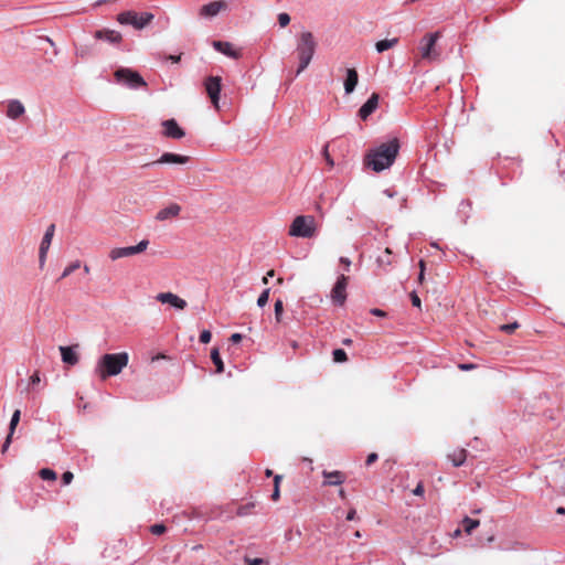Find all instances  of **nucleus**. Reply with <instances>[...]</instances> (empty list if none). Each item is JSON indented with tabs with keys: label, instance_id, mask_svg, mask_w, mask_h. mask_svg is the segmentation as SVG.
I'll return each mask as SVG.
<instances>
[{
	"label": "nucleus",
	"instance_id": "nucleus-35",
	"mask_svg": "<svg viewBox=\"0 0 565 565\" xmlns=\"http://www.w3.org/2000/svg\"><path fill=\"white\" fill-rule=\"evenodd\" d=\"M269 292H270V289L269 288H266L258 297L257 299V305L259 307H264L267 302H268V299H269Z\"/></svg>",
	"mask_w": 565,
	"mask_h": 565
},
{
	"label": "nucleus",
	"instance_id": "nucleus-5",
	"mask_svg": "<svg viewBox=\"0 0 565 565\" xmlns=\"http://www.w3.org/2000/svg\"><path fill=\"white\" fill-rule=\"evenodd\" d=\"M154 15L150 12L138 14L136 11H124L117 15V21L120 24L132 25L137 30L147 26L153 20Z\"/></svg>",
	"mask_w": 565,
	"mask_h": 565
},
{
	"label": "nucleus",
	"instance_id": "nucleus-42",
	"mask_svg": "<svg viewBox=\"0 0 565 565\" xmlns=\"http://www.w3.org/2000/svg\"><path fill=\"white\" fill-rule=\"evenodd\" d=\"M244 561L247 565H262L264 563V559L258 558V557L252 558V557L245 556Z\"/></svg>",
	"mask_w": 565,
	"mask_h": 565
},
{
	"label": "nucleus",
	"instance_id": "nucleus-60",
	"mask_svg": "<svg viewBox=\"0 0 565 565\" xmlns=\"http://www.w3.org/2000/svg\"><path fill=\"white\" fill-rule=\"evenodd\" d=\"M166 358L167 356L164 354H159L156 358H153V360L166 359Z\"/></svg>",
	"mask_w": 565,
	"mask_h": 565
},
{
	"label": "nucleus",
	"instance_id": "nucleus-19",
	"mask_svg": "<svg viewBox=\"0 0 565 565\" xmlns=\"http://www.w3.org/2000/svg\"><path fill=\"white\" fill-rule=\"evenodd\" d=\"M24 113H25V108H24L23 104L20 100L11 99V100L8 102V105H7V116L10 119L15 120L19 117H21Z\"/></svg>",
	"mask_w": 565,
	"mask_h": 565
},
{
	"label": "nucleus",
	"instance_id": "nucleus-8",
	"mask_svg": "<svg viewBox=\"0 0 565 565\" xmlns=\"http://www.w3.org/2000/svg\"><path fill=\"white\" fill-rule=\"evenodd\" d=\"M118 83L125 84L130 88H138L147 86L145 79L140 74L131 68H118L114 74Z\"/></svg>",
	"mask_w": 565,
	"mask_h": 565
},
{
	"label": "nucleus",
	"instance_id": "nucleus-51",
	"mask_svg": "<svg viewBox=\"0 0 565 565\" xmlns=\"http://www.w3.org/2000/svg\"><path fill=\"white\" fill-rule=\"evenodd\" d=\"M243 339L242 334L241 333H233L230 338V340L233 342V343H238L241 342Z\"/></svg>",
	"mask_w": 565,
	"mask_h": 565
},
{
	"label": "nucleus",
	"instance_id": "nucleus-53",
	"mask_svg": "<svg viewBox=\"0 0 565 565\" xmlns=\"http://www.w3.org/2000/svg\"><path fill=\"white\" fill-rule=\"evenodd\" d=\"M340 263L344 266L345 270H349L351 266V260L347 257H341Z\"/></svg>",
	"mask_w": 565,
	"mask_h": 565
},
{
	"label": "nucleus",
	"instance_id": "nucleus-41",
	"mask_svg": "<svg viewBox=\"0 0 565 565\" xmlns=\"http://www.w3.org/2000/svg\"><path fill=\"white\" fill-rule=\"evenodd\" d=\"M167 531L164 524H154L150 527V532L154 535H161Z\"/></svg>",
	"mask_w": 565,
	"mask_h": 565
},
{
	"label": "nucleus",
	"instance_id": "nucleus-2",
	"mask_svg": "<svg viewBox=\"0 0 565 565\" xmlns=\"http://www.w3.org/2000/svg\"><path fill=\"white\" fill-rule=\"evenodd\" d=\"M318 47V41L311 31H302L297 35L296 55L298 67L296 76L300 75L311 63Z\"/></svg>",
	"mask_w": 565,
	"mask_h": 565
},
{
	"label": "nucleus",
	"instance_id": "nucleus-46",
	"mask_svg": "<svg viewBox=\"0 0 565 565\" xmlns=\"http://www.w3.org/2000/svg\"><path fill=\"white\" fill-rule=\"evenodd\" d=\"M377 454L376 452H371L367 457H366V460H365V465L366 466H371L372 463H374L376 460H377Z\"/></svg>",
	"mask_w": 565,
	"mask_h": 565
},
{
	"label": "nucleus",
	"instance_id": "nucleus-13",
	"mask_svg": "<svg viewBox=\"0 0 565 565\" xmlns=\"http://www.w3.org/2000/svg\"><path fill=\"white\" fill-rule=\"evenodd\" d=\"M156 299L161 303H169L179 310H183L186 307V301L184 299L180 298L178 295L170 291L159 292L156 296Z\"/></svg>",
	"mask_w": 565,
	"mask_h": 565
},
{
	"label": "nucleus",
	"instance_id": "nucleus-61",
	"mask_svg": "<svg viewBox=\"0 0 565 565\" xmlns=\"http://www.w3.org/2000/svg\"><path fill=\"white\" fill-rule=\"evenodd\" d=\"M460 533H461L460 529H457V530L455 531V533H454V536H455V537H457V536H459V535H460Z\"/></svg>",
	"mask_w": 565,
	"mask_h": 565
},
{
	"label": "nucleus",
	"instance_id": "nucleus-38",
	"mask_svg": "<svg viewBox=\"0 0 565 565\" xmlns=\"http://www.w3.org/2000/svg\"><path fill=\"white\" fill-rule=\"evenodd\" d=\"M391 254H392V250L388 247L385 248L384 255H382L377 258L379 264L391 265L392 264V260L390 258Z\"/></svg>",
	"mask_w": 565,
	"mask_h": 565
},
{
	"label": "nucleus",
	"instance_id": "nucleus-44",
	"mask_svg": "<svg viewBox=\"0 0 565 565\" xmlns=\"http://www.w3.org/2000/svg\"><path fill=\"white\" fill-rule=\"evenodd\" d=\"M74 478V475L71 471H66L62 475V481L64 484H70Z\"/></svg>",
	"mask_w": 565,
	"mask_h": 565
},
{
	"label": "nucleus",
	"instance_id": "nucleus-43",
	"mask_svg": "<svg viewBox=\"0 0 565 565\" xmlns=\"http://www.w3.org/2000/svg\"><path fill=\"white\" fill-rule=\"evenodd\" d=\"M212 334L209 330H203L200 334V341L202 343H209L211 341Z\"/></svg>",
	"mask_w": 565,
	"mask_h": 565
},
{
	"label": "nucleus",
	"instance_id": "nucleus-37",
	"mask_svg": "<svg viewBox=\"0 0 565 565\" xmlns=\"http://www.w3.org/2000/svg\"><path fill=\"white\" fill-rule=\"evenodd\" d=\"M519 323L518 322H513V323H508V324H502L500 326V330L508 333V334H511L513 333L518 328H519Z\"/></svg>",
	"mask_w": 565,
	"mask_h": 565
},
{
	"label": "nucleus",
	"instance_id": "nucleus-16",
	"mask_svg": "<svg viewBox=\"0 0 565 565\" xmlns=\"http://www.w3.org/2000/svg\"><path fill=\"white\" fill-rule=\"evenodd\" d=\"M213 47H214L217 52H220V53H222V54H224V55H226V56H228V57H232V58H235V60L241 57V52H239V50L235 49V47L233 46V44H232V43H230V42H225V41H214V42H213Z\"/></svg>",
	"mask_w": 565,
	"mask_h": 565
},
{
	"label": "nucleus",
	"instance_id": "nucleus-11",
	"mask_svg": "<svg viewBox=\"0 0 565 565\" xmlns=\"http://www.w3.org/2000/svg\"><path fill=\"white\" fill-rule=\"evenodd\" d=\"M54 232H55V225L54 224H51L47 228H46V232L42 238V242L40 244V248H39V264H40V268H43L44 264H45V260H46V255H47V252L50 249V246H51V243H52V239H53V236H54Z\"/></svg>",
	"mask_w": 565,
	"mask_h": 565
},
{
	"label": "nucleus",
	"instance_id": "nucleus-17",
	"mask_svg": "<svg viewBox=\"0 0 565 565\" xmlns=\"http://www.w3.org/2000/svg\"><path fill=\"white\" fill-rule=\"evenodd\" d=\"M20 418H21V411L20 409H15L12 414V417H11V420H10V424H9V433H8V436L2 445V449L1 451L2 452H6L12 441V436L15 431V428L20 422Z\"/></svg>",
	"mask_w": 565,
	"mask_h": 565
},
{
	"label": "nucleus",
	"instance_id": "nucleus-27",
	"mask_svg": "<svg viewBox=\"0 0 565 565\" xmlns=\"http://www.w3.org/2000/svg\"><path fill=\"white\" fill-rule=\"evenodd\" d=\"M211 360L214 363L216 367V373H223L224 372V363L221 359L220 352L217 348L212 349L211 351Z\"/></svg>",
	"mask_w": 565,
	"mask_h": 565
},
{
	"label": "nucleus",
	"instance_id": "nucleus-64",
	"mask_svg": "<svg viewBox=\"0 0 565 565\" xmlns=\"http://www.w3.org/2000/svg\"><path fill=\"white\" fill-rule=\"evenodd\" d=\"M108 0H100L98 1L97 3L100 4V3H104V2H107Z\"/></svg>",
	"mask_w": 565,
	"mask_h": 565
},
{
	"label": "nucleus",
	"instance_id": "nucleus-21",
	"mask_svg": "<svg viewBox=\"0 0 565 565\" xmlns=\"http://www.w3.org/2000/svg\"><path fill=\"white\" fill-rule=\"evenodd\" d=\"M190 158L188 156L164 152L157 161L153 163H177V164H185L189 162Z\"/></svg>",
	"mask_w": 565,
	"mask_h": 565
},
{
	"label": "nucleus",
	"instance_id": "nucleus-56",
	"mask_svg": "<svg viewBox=\"0 0 565 565\" xmlns=\"http://www.w3.org/2000/svg\"><path fill=\"white\" fill-rule=\"evenodd\" d=\"M342 343H343L344 345H351V344H352V340H351V339H344V340L342 341Z\"/></svg>",
	"mask_w": 565,
	"mask_h": 565
},
{
	"label": "nucleus",
	"instance_id": "nucleus-24",
	"mask_svg": "<svg viewBox=\"0 0 565 565\" xmlns=\"http://www.w3.org/2000/svg\"><path fill=\"white\" fill-rule=\"evenodd\" d=\"M324 479H326V482L324 484H328V486H338V484H341L344 482L345 480V477L344 475L341 472V471H327L324 470L322 472Z\"/></svg>",
	"mask_w": 565,
	"mask_h": 565
},
{
	"label": "nucleus",
	"instance_id": "nucleus-20",
	"mask_svg": "<svg viewBox=\"0 0 565 565\" xmlns=\"http://www.w3.org/2000/svg\"><path fill=\"white\" fill-rule=\"evenodd\" d=\"M180 211H181V206L177 203H172L169 206L160 210L156 215V220L167 221V220L177 217L180 214Z\"/></svg>",
	"mask_w": 565,
	"mask_h": 565
},
{
	"label": "nucleus",
	"instance_id": "nucleus-31",
	"mask_svg": "<svg viewBox=\"0 0 565 565\" xmlns=\"http://www.w3.org/2000/svg\"><path fill=\"white\" fill-rule=\"evenodd\" d=\"M282 313H284V303L282 300L278 299L275 302V319L278 323L282 320Z\"/></svg>",
	"mask_w": 565,
	"mask_h": 565
},
{
	"label": "nucleus",
	"instance_id": "nucleus-9",
	"mask_svg": "<svg viewBox=\"0 0 565 565\" xmlns=\"http://www.w3.org/2000/svg\"><path fill=\"white\" fill-rule=\"evenodd\" d=\"M348 282L349 278L345 275L338 277L335 285L331 290V299L333 303L342 306L345 302Z\"/></svg>",
	"mask_w": 565,
	"mask_h": 565
},
{
	"label": "nucleus",
	"instance_id": "nucleus-39",
	"mask_svg": "<svg viewBox=\"0 0 565 565\" xmlns=\"http://www.w3.org/2000/svg\"><path fill=\"white\" fill-rule=\"evenodd\" d=\"M322 156L324 157L326 159V162L327 164L329 166V168H333L334 167V161L333 159L331 158L330 153H329V145H326L322 149Z\"/></svg>",
	"mask_w": 565,
	"mask_h": 565
},
{
	"label": "nucleus",
	"instance_id": "nucleus-62",
	"mask_svg": "<svg viewBox=\"0 0 565 565\" xmlns=\"http://www.w3.org/2000/svg\"><path fill=\"white\" fill-rule=\"evenodd\" d=\"M354 536H355V537H361V533H360V531H356V532L354 533Z\"/></svg>",
	"mask_w": 565,
	"mask_h": 565
},
{
	"label": "nucleus",
	"instance_id": "nucleus-18",
	"mask_svg": "<svg viewBox=\"0 0 565 565\" xmlns=\"http://www.w3.org/2000/svg\"><path fill=\"white\" fill-rule=\"evenodd\" d=\"M78 348V345H72V347H60V352L62 355V361L68 365H76L79 361V356L75 349Z\"/></svg>",
	"mask_w": 565,
	"mask_h": 565
},
{
	"label": "nucleus",
	"instance_id": "nucleus-55",
	"mask_svg": "<svg viewBox=\"0 0 565 565\" xmlns=\"http://www.w3.org/2000/svg\"><path fill=\"white\" fill-rule=\"evenodd\" d=\"M167 60H170L173 63H178L181 60V55H168Z\"/></svg>",
	"mask_w": 565,
	"mask_h": 565
},
{
	"label": "nucleus",
	"instance_id": "nucleus-15",
	"mask_svg": "<svg viewBox=\"0 0 565 565\" xmlns=\"http://www.w3.org/2000/svg\"><path fill=\"white\" fill-rule=\"evenodd\" d=\"M227 8V3L223 0L213 1L204 4L200 9V15L203 18H213L217 15L222 10Z\"/></svg>",
	"mask_w": 565,
	"mask_h": 565
},
{
	"label": "nucleus",
	"instance_id": "nucleus-52",
	"mask_svg": "<svg viewBox=\"0 0 565 565\" xmlns=\"http://www.w3.org/2000/svg\"><path fill=\"white\" fill-rule=\"evenodd\" d=\"M371 313L376 317H386V312L377 308L372 309Z\"/></svg>",
	"mask_w": 565,
	"mask_h": 565
},
{
	"label": "nucleus",
	"instance_id": "nucleus-28",
	"mask_svg": "<svg viewBox=\"0 0 565 565\" xmlns=\"http://www.w3.org/2000/svg\"><path fill=\"white\" fill-rule=\"evenodd\" d=\"M463 530L467 534H471L475 529H477L480 524L479 520H473L466 516L461 522Z\"/></svg>",
	"mask_w": 565,
	"mask_h": 565
},
{
	"label": "nucleus",
	"instance_id": "nucleus-1",
	"mask_svg": "<svg viewBox=\"0 0 565 565\" xmlns=\"http://www.w3.org/2000/svg\"><path fill=\"white\" fill-rule=\"evenodd\" d=\"M398 150V140L394 138L370 150L364 157V164L375 172H381L394 163Z\"/></svg>",
	"mask_w": 565,
	"mask_h": 565
},
{
	"label": "nucleus",
	"instance_id": "nucleus-30",
	"mask_svg": "<svg viewBox=\"0 0 565 565\" xmlns=\"http://www.w3.org/2000/svg\"><path fill=\"white\" fill-rule=\"evenodd\" d=\"M332 355H333V361L337 363H343V362L348 361V355H347L345 351L342 349H335L332 352Z\"/></svg>",
	"mask_w": 565,
	"mask_h": 565
},
{
	"label": "nucleus",
	"instance_id": "nucleus-32",
	"mask_svg": "<svg viewBox=\"0 0 565 565\" xmlns=\"http://www.w3.org/2000/svg\"><path fill=\"white\" fill-rule=\"evenodd\" d=\"M39 475L43 480H52V481L55 480L57 477L56 472L49 468L41 469Z\"/></svg>",
	"mask_w": 565,
	"mask_h": 565
},
{
	"label": "nucleus",
	"instance_id": "nucleus-54",
	"mask_svg": "<svg viewBox=\"0 0 565 565\" xmlns=\"http://www.w3.org/2000/svg\"><path fill=\"white\" fill-rule=\"evenodd\" d=\"M355 514H356V511L354 509H351L349 512H348V515H347V520L349 521H352L355 519Z\"/></svg>",
	"mask_w": 565,
	"mask_h": 565
},
{
	"label": "nucleus",
	"instance_id": "nucleus-23",
	"mask_svg": "<svg viewBox=\"0 0 565 565\" xmlns=\"http://www.w3.org/2000/svg\"><path fill=\"white\" fill-rule=\"evenodd\" d=\"M359 83V74L355 68L347 70V77L344 79V90L347 94L353 93Z\"/></svg>",
	"mask_w": 565,
	"mask_h": 565
},
{
	"label": "nucleus",
	"instance_id": "nucleus-40",
	"mask_svg": "<svg viewBox=\"0 0 565 565\" xmlns=\"http://www.w3.org/2000/svg\"><path fill=\"white\" fill-rule=\"evenodd\" d=\"M278 23L281 28L287 26L290 23V15L286 12L279 13Z\"/></svg>",
	"mask_w": 565,
	"mask_h": 565
},
{
	"label": "nucleus",
	"instance_id": "nucleus-50",
	"mask_svg": "<svg viewBox=\"0 0 565 565\" xmlns=\"http://www.w3.org/2000/svg\"><path fill=\"white\" fill-rule=\"evenodd\" d=\"M275 276V270L274 269H270L267 271V274L263 277L262 281L263 284H268V279L269 277H274Z\"/></svg>",
	"mask_w": 565,
	"mask_h": 565
},
{
	"label": "nucleus",
	"instance_id": "nucleus-14",
	"mask_svg": "<svg viewBox=\"0 0 565 565\" xmlns=\"http://www.w3.org/2000/svg\"><path fill=\"white\" fill-rule=\"evenodd\" d=\"M380 96L377 93H373L370 98L359 109V117L362 120H366L377 108Z\"/></svg>",
	"mask_w": 565,
	"mask_h": 565
},
{
	"label": "nucleus",
	"instance_id": "nucleus-59",
	"mask_svg": "<svg viewBox=\"0 0 565 565\" xmlns=\"http://www.w3.org/2000/svg\"><path fill=\"white\" fill-rule=\"evenodd\" d=\"M265 475H266V477L273 476V470L266 469Z\"/></svg>",
	"mask_w": 565,
	"mask_h": 565
},
{
	"label": "nucleus",
	"instance_id": "nucleus-29",
	"mask_svg": "<svg viewBox=\"0 0 565 565\" xmlns=\"http://www.w3.org/2000/svg\"><path fill=\"white\" fill-rule=\"evenodd\" d=\"M282 480V477L280 475H276L274 477V491H273V494H271V499L273 501H277L280 497V482Z\"/></svg>",
	"mask_w": 565,
	"mask_h": 565
},
{
	"label": "nucleus",
	"instance_id": "nucleus-4",
	"mask_svg": "<svg viewBox=\"0 0 565 565\" xmlns=\"http://www.w3.org/2000/svg\"><path fill=\"white\" fill-rule=\"evenodd\" d=\"M317 222L312 215H299L289 226V235L295 237L311 238L316 235Z\"/></svg>",
	"mask_w": 565,
	"mask_h": 565
},
{
	"label": "nucleus",
	"instance_id": "nucleus-26",
	"mask_svg": "<svg viewBox=\"0 0 565 565\" xmlns=\"http://www.w3.org/2000/svg\"><path fill=\"white\" fill-rule=\"evenodd\" d=\"M397 43H398L397 38H394L391 40L386 39V40H381V41L376 42L375 47L379 53H382L386 50L394 47Z\"/></svg>",
	"mask_w": 565,
	"mask_h": 565
},
{
	"label": "nucleus",
	"instance_id": "nucleus-45",
	"mask_svg": "<svg viewBox=\"0 0 565 565\" xmlns=\"http://www.w3.org/2000/svg\"><path fill=\"white\" fill-rule=\"evenodd\" d=\"M411 300H412V305L414 307L420 308L422 302H420V299H419V297H418V295L416 292H412L411 294Z\"/></svg>",
	"mask_w": 565,
	"mask_h": 565
},
{
	"label": "nucleus",
	"instance_id": "nucleus-34",
	"mask_svg": "<svg viewBox=\"0 0 565 565\" xmlns=\"http://www.w3.org/2000/svg\"><path fill=\"white\" fill-rule=\"evenodd\" d=\"M255 507L254 503H247L244 505H239L236 511V515L246 516L252 512V509Z\"/></svg>",
	"mask_w": 565,
	"mask_h": 565
},
{
	"label": "nucleus",
	"instance_id": "nucleus-63",
	"mask_svg": "<svg viewBox=\"0 0 565 565\" xmlns=\"http://www.w3.org/2000/svg\"><path fill=\"white\" fill-rule=\"evenodd\" d=\"M85 273H89V267L87 265L84 266Z\"/></svg>",
	"mask_w": 565,
	"mask_h": 565
},
{
	"label": "nucleus",
	"instance_id": "nucleus-25",
	"mask_svg": "<svg viewBox=\"0 0 565 565\" xmlns=\"http://www.w3.org/2000/svg\"><path fill=\"white\" fill-rule=\"evenodd\" d=\"M447 458L452 462L455 467L463 465L467 458V450L463 448H457L447 455Z\"/></svg>",
	"mask_w": 565,
	"mask_h": 565
},
{
	"label": "nucleus",
	"instance_id": "nucleus-6",
	"mask_svg": "<svg viewBox=\"0 0 565 565\" xmlns=\"http://www.w3.org/2000/svg\"><path fill=\"white\" fill-rule=\"evenodd\" d=\"M440 38V32H433L426 34L419 44L420 58L433 62L439 58V52L436 50V43Z\"/></svg>",
	"mask_w": 565,
	"mask_h": 565
},
{
	"label": "nucleus",
	"instance_id": "nucleus-49",
	"mask_svg": "<svg viewBox=\"0 0 565 565\" xmlns=\"http://www.w3.org/2000/svg\"><path fill=\"white\" fill-rule=\"evenodd\" d=\"M458 367L462 371H470V370L476 369V365L472 363H461L458 365Z\"/></svg>",
	"mask_w": 565,
	"mask_h": 565
},
{
	"label": "nucleus",
	"instance_id": "nucleus-36",
	"mask_svg": "<svg viewBox=\"0 0 565 565\" xmlns=\"http://www.w3.org/2000/svg\"><path fill=\"white\" fill-rule=\"evenodd\" d=\"M41 382L40 372H34L29 380V388L34 390L36 385H39Z\"/></svg>",
	"mask_w": 565,
	"mask_h": 565
},
{
	"label": "nucleus",
	"instance_id": "nucleus-10",
	"mask_svg": "<svg viewBox=\"0 0 565 565\" xmlns=\"http://www.w3.org/2000/svg\"><path fill=\"white\" fill-rule=\"evenodd\" d=\"M205 90L214 105L215 108H218V99L221 92V77L218 76H209L204 82Z\"/></svg>",
	"mask_w": 565,
	"mask_h": 565
},
{
	"label": "nucleus",
	"instance_id": "nucleus-47",
	"mask_svg": "<svg viewBox=\"0 0 565 565\" xmlns=\"http://www.w3.org/2000/svg\"><path fill=\"white\" fill-rule=\"evenodd\" d=\"M424 491H425V490H424V484H423V482H419V483L416 486V488L413 490V493H414L415 495L423 497V495H424Z\"/></svg>",
	"mask_w": 565,
	"mask_h": 565
},
{
	"label": "nucleus",
	"instance_id": "nucleus-3",
	"mask_svg": "<svg viewBox=\"0 0 565 565\" xmlns=\"http://www.w3.org/2000/svg\"><path fill=\"white\" fill-rule=\"evenodd\" d=\"M129 355L127 352L106 353L98 360L95 373L100 380L116 376L128 365Z\"/></svg>",
	"mask_w": 565,
	"mask_h": 565
},
{
	"label": "nucleus",
	"instance_id": "nucleus-33",
	"mask_svg": "<svg viewBox=\"0 0 565 565\" xmlns=\"http://www.w3.org/2000/svg\"><path fill=\"white\" fill-rule=\"evenodd\" d=\"M81 267V262L79 260H76L72 264H70L65 269L64 271L62 273L61 275V279L63 278H66L68 277L73 271H75L76 269H78Z\"/></svg>",
	"mask_w": 565,
	"mask_h": 565
},
{
	"label": "nucleus",
	"instance_id": "nucleus-12",
	"mask_svg": "<svg viewBox=\"0 0 565 565\" xmlns=\"http://www.w3.org/2000/svg\"><path fill=\"white\" fill-rule=\"evenodd\" d=\"M162 135L166 138L181 139L185 136L184 130L179 126L175 119H167L161 122Z\"/></svg>",
	"mask_w": 565,
	"mask_h": 565
},
{
	"label": "nucleus",
	"instance_id": "nucleus-57",
	"mask_svg": "<svg viewBox=\"0 0 565 565\" xmlns=\"http://www.w3.org/2000/svg\"><path fill=\"white\" fill-rule=\"evenodd\" d=\"M556 512H557L558 514H565V508L559 507V508L556 510Z\"/></svg>",
	"mask_w": 565,
	"mask_h": 565
},
{
	"label": "nucleus",
	"instance_id": "nucleus-58",
	"mask_svg": "<svg viewBox=\"0 0 565 565\" xmlns=\"http://www.w3.org/2000/svg\"><path fill=\"white\" fill-rule=\"evenodd\" d=\"M339 495H340V498H341V499H345V492H344V490H343V489H341V490L339 491Z\"/></svg>",
	"mask_w": 565,
	"mask_h": 565
},
{
	"label": "nucleus",
	"instance_id": "nucleus-7",
	"mask_svg": "<svg viewBox=\"0 0 565 565\" xmlns=\"http://www.w3.org/2000/svg\"><path fill=\"white\" fill-rule=\"evenodd\" d=\"M149 244L150 242L148 239H142L137 245L134 246L114 247L109 250L108 257L110 260L115 262L120 258L139 255L148 248Z\"/></svg>",
	"mask_w": 565,
	"mask_h": 565
},
{
	"label": "nucleus",
	"instance_id": "nucleus-22",
	"mask_svg": "<svg viewBox=\"0 0 565 565\" xmlns=\"http://www.w3.org/2000/svg\"><path fill=\"white\" fill-rule=\"evenodd\" d=\"M95 38L98 40L108 41L114 44L119 43L122 39L121 34L118 31L108 30V29L96 31Z\"/></svg>",
	"mask_w": 565,
	"mask_h": 565
},
{
	"label": "nucleus",
	"instance_id": "nucleus-48",
	"mask_svg": "<svg viewBox=\"0 0 565 565\" xmlns=\"http://www.w3.org/2000/svg\"><path fill=\"white\" fill-rule=\"evenodd\" d=\"M419 268H420V273L418 275V281L422 284L425 279V276H424V271H425V262L424 260H420L419 262Z\"/></svg>",
	"mask_w": 565,
	"mask_h": 565
}]
</instances>
